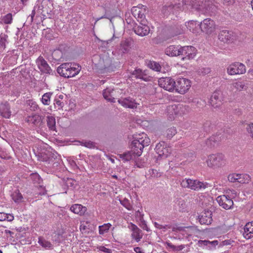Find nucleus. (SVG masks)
I'll use <instances>...</instances> for the list:
<instances>
[{
  "label": "nucleus",
  "instance_id": "nucleus-1",
  "mask_svg": "<svg viewBox=\"0 0 253 253\" xmlns=\"http://www.w3.org/2000/svg\"><path fill=\"white\" fill-rule=\"evenodd\" d=\"M133 138L131 144V150L134 155L139 157L142 154L144 147L149 145L150 139L144 133L136 135Z\"/></svg>",
  "mask_w": 253,
  "mask_h": 253
},
{
  "label": "nucleus",
  "instance_id": "nucleus-2",
  "mask_svg": "<svg viewBox=\"0 0 253 253\" xmlns=\"http://www.w3.org/2000/svg\"><path fill=\"white\" fill-rule=\"evenodd\" d=\"M81 70V67L77 64L64 63L57 69V73L62 77L69 78L78 75Z\"/></svg>",
  "mask_w": 253,
  "mask_h": 253
},
{
  "label": "nucleus",
  "instance_id": "nucleus-3",
  "mask_svg": "<svg viewBox=\"0 0 253 253\" xmlns=\"http://www.w3.org/2000/svg\"><path fill=\"white\" fill-rule=\"evenodd\" d=\"M226 160L222 153L210 155L206 161L208 166L212 169H216L224 166Z\"/></svg>",
  "mask_w": 253,
  "mask_h": 253
},
{
  "label": "nucleus",
  "instance_id": "nucleus-4",
  "mask_svg": "<svg viewBox=\"0 0 253 253\" xmlns=\"http://www.w3.org/2000/svg\"><path fill=\"white\" fill-rule=\"evenodd\" d=\"M181 185L183 188H188L195 191H199L207 187L208 184L198 180L184 179L181 182Z\"/></svg>",
  "mask_w": 253,
  "mask_h": 253
},
{
  "label": "nucleus",
  "instance_id": "nucleus-5",
  "mask_svg": "<svg viewBox=\"0 0 253 253\" xmlns=\"http://www.w3.org/2000/svg\"><path fill=\"white\" fill-rule=\"evenodd\" d=\"M146 6L143 5H139L138 6H133L131 8L132 15L140 23H147V21L145 18V12Z\"/></svg>",
  "mask_w": 253,
  "mask_h": 253
},
{
  "label": "nucleus",
  "instance_id": "nucleus-6",
  "mask_svg": "<svg viewBox=\"0 0 253 253\" xmlns=\"http://www.w3.org/2000/svg\"><path fill=\"white\" fill-rule=\"evenodd\" d=\"M191 86V82L186 78L178 79L175 82L174 90L181 94L185 93Z\"/></svg>",
  "mask_w": 253,
  "mask_h": 253
},
{
  "label": "nucleus",
  "instance_id": "nucleus-7",
  "mask_svg": "<svg viewBox=\"0 0 253 253\" xmlns=\"http://www.w3.org/2000/svg\"><path fill=\"white\" fill-rule=\"evenodd\" d=\"M155 151L159 157L166 158L171 153V149L165 141L158 143L155 147Z\"/></svg>",
  "mask_w": 253,
  "mask_h": 253
},
{
  "label": "nucleus",
  "instance_id": "nucleus-8",
  "mask_svg": "<svg viewBox=\"0 0 253 253\" xmlns=\"http://www.w3.org/2000/svg\"><path fill=\"white\" fill-rule=\"evenodd\" d=\"M158 83L159 86L166 90L173 91L174 90L175 82L171 77L160 78Z\"/></svg>",
  "mask_w": 253,
  "mask_h": 253
},
{
  "label": "nucleus",
  "instance_id": "nucleus-9",
  "mask_svg": "<svg viewBox=\"0 0 253 253\" xmlns=\"http://www.w3.org/2000/svg\"><path fill=\"white\" fill-rule=\"evenodd\" d=\"M245 72V66L243 64L239 62L232 63L227 68V73L230 75L243 74Z\"/></svg>",
  "mask_w": 253,
  "mask_h": 253
},
{
  "label": "nucleus",
  "instance_id": "nucleus-10",
  "mask_svg": "<svg viewBox=\"0 0 253 253\" xmlns=\"http://www.w3.org/2000/svg\"><path fill=\"white\" fill-rule=\"evenodd\" d=\"M218 38L220 41L224 43H230L235 40L236 37L232 31L223 30L219 32Z\"/></svg>",
  "mask_w": 253,
  "mask_h": 253
},
{
  "label": "nucleus",
  "instance_id": "nucleus-11",
  "mask_svg": "<svg viewBox=\"0 0 253 253\" xmlns=\"http://www.w3.org/2000/svg\"><path fill=\"white\" fill-rule=\"evenodd\" d=\"M180 56H182V59H193L196 55V49L192 46H180Z\"/></svg>",
  "mask_w": 253,
  "mask_h": 253
},
{
  "label": "nucleus",
  "instance_id": "nucleus-12",
  "mask_svg": "<svg viewBox=\"0 0 253 253\" xmlns=\"http://www.w3.org/2000/svg\"><path fill=\"white\" fill-rule=\"evenodd\" d=\"M216 201L220 206L225 210L232 209L234 204L232 197H227L224 194L218 196Z\"/></svg>",
  "mask_w": 253,
  "mask_h": 253
},
{
  "label": "nucleus",
  "instance_id": "nucleus-13",
  "mask_svg": "<svg viewBox=\"0 0 253 253\" xmlns=\"http://www.w3.org/2000/svg\"><path fill=\"white\" fill-rule=\"evenodd\" d=\"M215 23L211 18H206L200 23L202 31L207 34L212 32L214 29Z\"/></svg>",
  "mask_w": 253,
  "mask_h": 253
},
{
  "label": "nucleus",
  "instance_id": "nucleus-14",
  "mask_svg": "<svg viewBox=\"0 0 253 253\" xmlns=\"http://www.w3.org/2000/svg\"><path fill=\"white\" fill-rule=\"evenodd\" d=\"M223 97L221 91H215L211 95L210 103L214 108H218L222 104Z\"/></svg>",
  "mask_w": 253,
  "mask_h": 253
},
{
  "label": "nucleus",
  "instance_id": "nucleus-15",
  "mask_svg": "<svg viewBox=\"0 0 253 253\" xmlns=\"http://www.w3.org/2000/svg\"><path fill=\"white\" fill-rule=\"evenodd\" d=\"M189 107L185 105L181 104H174L168 107V110L171 113V114H174L175 115H181L188 112Z\"/></svg>",
  "mask_w": 253,
  "mask_h": 253
},
{
  "label": "nucleus",
  "instance_id": "nucleus-16",
  "mask_svg": "<svg viewBox=\"0 0 253 253\" xmlns=\"http://www.w3.org/2000/svg\"><path fill=\"white\" fill-rule=\"evenodd\" d=\"M133 44L131 38L125 39L121 41L118 51L121 53H126L129 51Z\"/></svg>",
  "mask_w": 253,
  "mask_h": 253
},
{
  "label": "nucleus",
  "instance_id": "nucleus-17",
  "mask_svg": "<svg viewBox=\"0 0 253 253\" xmlns=\"http://www.w3.org/2000/svg\"><path fill=\"white\" fill-rule=\"evenodd\" d=\"M36 63L39 70L44 74H50L52 70L43 57L40 56L36 60Z\"/></svg>",
  "mask_w": 253,
  "mask_h": 253
},
{
  "label": "nucleus",
  "instance_id": "nucleus-18",
  "mask_svg": "<svg viewBox=\"0 0 253 253\" xmlns=\"http://www.w3.org/2000/svg\"><path fill=\"white\" fill-rule=\"evenodd\" d=\"M128 228L131 231V237L132 239L134 240L136 242H139L143 237L142 230L132 223H130Z\"/></svg>",
  "mask_w": 253,
  "mask_h": 253
},
{
  "label": "nucleus",
  "instance_id": "nucleus-19",
  "mask_svg": "<svg viewBox=\"0 0 253 253\" xmlns=\"http://www.w3.org/2000/svg\"><path fill=\"white\" fill-rule=\"evenodd\" d=\"M118 91L111 87H107L103 91L104 98L111 102H115L117 97Z\"/></svg>",
  "mask_w": 253,
  "mask_h": 253
},
{
  "label": "nucleus",
  "instance_id": "nucleus-20",
  "mask_svg": "<svg viewBox=\"0 0 253 253\" xmlns=\"http://www.w3.org/2000/svg\"><path fill=\"white\" fill-rule=\"evenodd\" d=\"M198 219L201 224H211L212 221L211 211L209 210H205L201 215L199 216Z\"/></svg>",
  "mask_w": 253,
  "mask_h": 253
},
{
  "label": "nucleus",
  "instance_id": "nucleus-21",
  "mask_svg": "<svg viewBox=\"0 0 253 253\" xmlns=\"http://www.w3.org/2000/svg\"><path fill=\"white\" fill-rule=\"evenodd\" d=\"M43 116L35 114L27 117L26 118V121L29 124L40 127L43 124Z\"/></svg>",
  "mask_w": 253,
  "mask_h": 253
},
{
  "label": "nucleus",
  "instance_id": "nucleus-22",
  "mask_svg": "<svg viewBox=\"0 0 253 253\" xmlns=\"http://www.w3.org/2000/svg\"><path fill=\"white\" fill-rule=\"evenodd\" d=\"M118 101L126 108L134 109L137 107V104L135 103V100L130 97L119 99Z\"/></svg>",
  "mask_w": 253,
  "mask_h": 253
},
{
  "label": "nucleus",
  "instance_id": "nucleus-23",
  "mask_svg": "<svg viewBox=\"0 0 253 253\" xmlns=\"http://www.w3.org/2000/svg\"><path fill=\"white\" fill-rule=\"evenodd\" d=\"M140 24V26H135L133 28L135 33L141 37L148 35L150 31V28L147 25V23H141Z\"/></svg>",
  "mask_w": 253,
  "mask_h": 253
},
{
  "label": "nucleus",
  "instance_id": "nucleus-24",
  "mask_svg": "<svg viewBox=\"0 0 253 253\" xmlns=\"http://www.w3.org/2000/svg\"><path fill=\"white\" fill-rule=\"evenodd\" d=\"M230 88L232 90L238 91L246 90L248 88V84L245 81H237L231 84Z\"/></svg>",
  "mask_w": 253,
  "mask_h": 253
},
{
  "label": "nucleus",
  "instance_id": "nucleus-25",
  "mask_svg": "<svg viewBox=\"0 0 253 253\" xmlns=\"http://www.w3.org/2000/svg\"><path fill=\"white\" fill-rule=\"evenodd\" d=\"M0 114L3 118L6 119L11 116L10 107L7 102H1L0 104Z\"/></svg>",
  "mask_w": 253,
  "mask_h": 253
},
{
  "label": "nucleus",
  "instance_id": "nucleus-26",
  "mask_svg": "<svg viewBox=\"0 0 253 253\" xmlns=\"http://www.w3.org/2000/svg\"><path fill=\"white\" fill-rule=\"evenodd\" d=\"M218 244V241L217 240H214L213 241H210L208 240H199L198 242V245L199 247H206L207 249L209 250L215 249Z\"/></svg>",
  "mask_w": 253,
  "mask_h": 253
},
{
  "label": "nucleus",
  "instance_id": "nucleus-27",
  "mask_svg": "<svg viewBox=\"0 0 253 253\" xmlns=\"http://www.w3.org/2000/svg\"><path fill=\"white\" fill-rule=\"evenodd\" d=\"M243 235L247 239L253 237V221L249 222L245 225Z\"/></svg>",
  "mask_w": 253,
  "mask_h": 253
},
{
  "label": "nucleus",
  "instance_id": "nucleus-28",
  "mask_svg": "<svg viewBox=\"0 0 253 253\" xmlns=\"http://www.w3.org/2000/svg\"><path fill=\"white\" fill-rule=\"evenodd\" d=\"M180 47L179 46L170 45L166 49L167 55L170 56H180Z\"/></svg>",
  "mask_w": 253,
  "mask_h": 253
},
{
  "label": "nucleus",
  "instance_id": "nucleus-29",
  "mask_svg": "<svg viewBox=\"0 0 253 253\" xmlns=\"http://www.w3.org/2000/svg\"><path fill=\"white\" fill-rule=\"evenodd\" d=\"M139 156L134 155L131 150L119 154V157L125 162L129 161L130 160L134 161Z\"/></svg>",
  "mask_w": 253,
  "mask_h": 253
},
{
  "label": "nucleus",
  "instance_id": "nucleus-30",
  "mask_svg": "<svg viewBox=\"0 0 253 253\" xmlns=\"http://www.w3.org/2000/svg\"><path fill=\"white\" fill-rule=\"evenodd\" d=\"M70 210L75 213L83 215L86 211V208L82 205L75 204L71 207Z\"/></svg>",
  "mask_w": 253,
  "mask_h": 253
},
{
  "label": "nucleus",
  "instance_id": "nucleus-31",
  "mask_svg": "<svg viewBox=\"0 0 253 253\" xmlns=\"http://www.w3.org/2000/svg\"><path fill=\"white\" fill-rule=\"evenodd\" d=\"M223 135L220 136V133L216 134L215 135H212L210 137L207 141L208 145L214 146L219 141L222 140L224 138Z\"/></svg>",
  "mask_w": 253,
  "mask_h": 253
},
{
  "label": "nucleus",
  "instance_id": "nucleus-32",
  "mask_svg": "<svg viewBox=\"0 0 253 253\" xmlns=\"http://www.w3.org/2000/svg\"><path fill=\"white\" fill-rule=\"evenodd\" d=\"M46 124L49 130L56 131V121L53 116L48 115L46 116Z\"/></svg>",
  "mask_w": 253,
  "mask_h": 253
},
{
  "label": "nucleus",
  "instance_id": "nucleus-33",
  "mask_svg": "<svg viewBox=\"0 0 253 253\" xmlns=\"http://www.w3.org/2000/svg\"><path fill=\"white\" fill-rule=\"evenodd\" d=\"M203 1L201 0H182V3L186 5L190 6L192 8L198 9Z\"/></svg>",
  "mask_w": 253,
  "mask_h": 253
},
{
  "label": "nucleus",
  "instance_id": "nucleus-34",
  "mask_svg": "<svg viewBox=\"0 0 253 253\" xmlns=\"http://www.w3.org/2000/svg\"><path fill=\"white\" fill-rule=\"evenodd\" d=\"M131 75L137 79H140L144 81H148V78L147 77L146 75L139 69L134 70L132 72Z\"/></svg>",
  "mask_w": 253,
  "mask_h": 253
},
{
  "label": "nucleus",
  "instance_id": "nucleus-35",
  "mask_svg": "<svg viewBox=\"0 0 253 253\" xmlns=\"http://www.w3.org/2000/svg\"><path fill=\"white\" fill-rule=\"evenodd\" d=\"M48 156L49 160L48 164L52 165L53 167L57 166L58 161L59 160L58 158L57 154L50 152L48 153Z\"/></svg>",
  "mask_w": 253,
  "mask_h": 253
},
{
  "label": "nucleus",
  "instance_id": "nucleus-36",
  "mask_svg": "<svg viewBox=\"0 0 253 253\" xmlns=\"http://www.w3.org/2000/svg\"><path fill=\"white\" fill-rule=\"evenodd\" d=\"M146 64L148 68L154 71L159 72L161 70L162 67L159 63L155 61L147 60L146 61Z\"/></svg>",
  "mask_w": 253,
  "mask_h": 253
},
{
  "label": "nucleus",
  "instance_id": "nucleus-37",
  "mask_svg": "<svg viewBox=\"0 0 253 253\" xmlns=\"http://www.w3.org/2000/svg\"><path fill=\"white\" fill-rule=\"evenodd\" d=\"M38 243L45 249H52L53 248L52 244L49 241H46L42 237H39L38 238Z\"/></svg>",
  "mask_w": 253,
  "mask_h": 253
},
{
  "label": "nucleus",
  "instance_id": "nucleus-38",
  "mask_svg": "<svg viewBox=\"0 0 253 253\" xmlns=\"http://www.w3.org/2000/svg\"><path fill=\"white\" fill-rule=\"evenodd\" d=\"M185 26L190 31L194 33L196 31V29L197 28V27L200 26V24L199 22L197 23L196 21L191 20L186 23Z\"/></svg>",
  "mask_w": 253,
  "mask_h": 253
},
{
  "label": "nucleus",
  "instance_id": "nucleus-39",
  "mask_svg": "<svg viewBox=\"0 0 253 253\" xmlns=\"http://www.w3.org/2000/svg\"><path fill=\"white\" fill-rule=\"evenodd\" d=\"M8 36L4 33L0 34V49L4 50L8 43Z\"/></svg>",
  "mask_w": 253,
  "mask_h": 253
},
{
  "label": "nucleus",
  "instance_id": "nucleus-40",
  "mask_svg": "<svg viewBox=\"0 0 253 253\" xmlns=\"http://www.w3.org/2000/svg\"><path fill=\"white\" fill-rule=\"evenodd\" d=\"M238 176V183H248L251 180V176L247 174H239Z\"/></svg>",
  "mask_w": 253,
  "mask_h": 253
},
{
  "label": "nucleus",
  "instance_id": "nucleus-41",
  "mask_svg": "<svg viewBox=\"0 0 253 253\" xmlns=\"http://www.w3.org/2000/svg\"><path fill=\"white\" fill-rule=\"evenodd\" d=\"M12 14L9 13L1 17L0 23L1 24H10L12 22Z\"/></svg>",
  "mask_w": 253,
  "mask_h": 253
},
{
  "label": "nucleus",
  "instance_id": "nucleus-42",
  "mask_svg": "<svg viewBox=\"0 0 253 253\" xmlns=\"http://www.w3.org/2000/svg\"><path fill=\"white\" fill-rule=\"evenodd\" d=\"M111 226L112 225L110 223H105L102 225L99 226L98 227L99 234L103 235L108 232Z\"/></svg>",
  "mask_w": 253,
  "mask_h": 253
},
{
  "label": "nucleus",
  "instance_id": "nucleus-43",
  "mask_svg": "<svg viewBox=\"0 0 253 253\" xmlns=\"http://www.w3.org/2000/svg\"><path fill=\"white\" fill-rule=\"evenodd\" d=\"M52 95V93L51 92H47L44 93L42 96V103L44 105H48L50 104V98Z\"/></svg>",
  "mask_w": 253,
  "mask_h": 253
},
{
  "label": "nucleus",
  "instance_id": "nucleus-44",
  "mask_svg": "<svg viewBox=\"0 0 253 253\" xmlns=\"http://www.w3.org/2000/svg\"><path fill=\"white\" fill-rule=\"evenodd\" d=\"M12 199L16 203L21 202L23 199V196L19 190L15 191L12 195Z\"/></svg>",
  "mask_w": 253,
  "mask_h": 253
},
{
  "label": "nucleus",
  "instance_id": "nucleus-45",
  "mask_svg": "<svg viewBox=\"0 0 253 253\" xmlns=\"http://www.w3.org/2000/svg\"><path fill=\"white\" fill-rule=\"evenodd\" d=\"M177 133L175 127H172L168 128L165 133L166 136L168 139H171Z\"/></svg>",
  "mask_w": 253,
  "mask_h": 253
},
{
  "label": "nucleus",
  "instance_id": "nucleus-46",
  "mask_svg": "<svg viewBox=\"0 0 253 253\" xmlns=\"http://www.w3.org/2000/svg\"><path fill=\"white\" fill-rule=\"evenodd\" d=\"M53 59L55 61H59L62 58L63 53L59 49L54 50L52 53Z\"/></svg>",
  "mask_w": 253,
  "mask_h": 253
},
{
  "label": "nucleus",
  "instance_id": "nucleus-47",
  "mask_svg": "<svg viewBox=\"0 0 253 253\" xmlns=\"http://www.w3.org/2000/svg\"><path fill=\"white\" fill-rule=\"evenodd\" d=\"M30 177L34 183L40 184L42 181V179L40 175L37 173H33L31 174Z\"/></svg>",
  "mask_w": 253,
  "mask_h": 253
},
{
  "label": "nucleus",
  "instance_id": "nucleus-48",
  "mask_svg": "<svg viewBox=\"0 0 253 253\" xmlns=\"http://www.w3.org/2000/svg\"><path fill=\"white\" fill-rule=\"evenodd\" d=\"M106 62L104 64L102 70L103 72H109L112 70V67L110 65V59L109 58H107L106 59Z\"/></svg>",
  "mask_w": 253,
  "mask_h": 253
},
{
  "label": "nucleus",
  "instance_id": "nucleus-49",
  "mask_svg": "<svg viewBox=\"0 0 253 253\" xmlns=\"http://www.w3.org/2000/svg\"><path fill=\"white\" fill-rule=\"evenodd\" d=\"M167 246L171 249L173 251H180L184 248V245L174 246L170 243H167Z\"/></svg>",
  "mask_w": 253,
  "mask_h": 253
},
{
  "label": "nucleus",
  "instance_id": "nucleus-50",
  "mask_svg": "<svg viewBox=\"0 0 253 253\" xmlns=\"http://www.w3.org/2000/svg\"><path fill=\"white\" fill-rule=\"evenodd\" d=\"M149 173L151 177L157 178L161 176V173L157 170L154 169H150L149 170Z\"/></svg>",
  "mask_w": 253,
  "mask_h": 253
},
{
  "label": "nucleus",
  "instance_id": "nucleus-51",
  "mask_svg": "<svg viewBox=\"0 0 253 253\" xmlns=\"http://www.w3.org/2000/svg\"><path fill=\"white\" fill-rule=\"evenodd\" d=\"M238 174L237 173L230 174L228 176V180L231 182H238Z\"/></svg>",
  "mask_w": 253,
  "mask_h": 253
},
{
  "label": "nucleus",
  "instance_id": "nucleus-52",
  "mask_svg": "<svg viewBox=\"0 0 253 253\" xmlns=\"http://www.w3.org/2000/svg\"><path fill=\"white\" fill-rule=\"evenodd\" d=\"M121 204L128 210H131L132 206L130 205L129 201L127 199H124L123 200H120Z\"/></svg>",
  "mask_w": 253,
  "mask_h": 253
},
{
  "label": "nucleus",
  "instance_id": "nucleus-53",
  "mask_svg": "<svg viewBox=\"0 0 253 253\" xmlns=\"http://www.w3.org/2000/svg\"><path fill=\"white\" fill-rule=\"evenodd\" d=\"M198 72L200 75L205 76L210 73L211 69L208 67L201 68L198 70Z\"/></svg>",
  "mask_w": 253,
  "mask_h": 253
},
{
  "label": "nucleus",
  "instance_id": "nucleus-54",
  "mask_svg": "<svg viewBox=\"0 0 253 253\" xmlns=\"http://www.w3.org/2000/svg\"><path fill=\"white\" fill-rule=\"evenodd\" d=\"M79 142L80 143L81 145L85 146L88 148H92L94 147L95 146L94 143L91 142V141L85 142L79 141Z\"/></svg>",
  "mask_w": 253,
  "mask_h": 253
},
{
  "label": "nucleus",
  "instance_id": "nucleus-55",
  "mask_svg": "<svg viewBox=\"0 0 253 253\" xmlns=\"http://www.w3.org/2000/svg\"><path fill=\"white\" fill-rule=\"evenodd\" d=\"M40 6L38 4L35 5L34 7L33 10H32V13L30 15H29L27 18V20L29 21V23H31L33 22L34 17L36 14V9L37 8H40Z\"/></svg>",
  "mask_w": 253,
  "mask_h": 253
},
{
  "label": "nucleus",
  "instance_id": "nucleus-56",
  "mask_svg": "<svg viewBox=\"0 0 253 253\" xmlns=\"http://www.w3.org/2000/svg\"><path fill=\"white\" fill-rule=\"evenodd\" d=\"M76 181L71 178H67L65 181V185L68 188H74Z\"/></svg>",
  "mask_w": 253,
  "mask_h": 253
},
{
  "label": "nucleus",
  "instance_id": "nucleus-57",
  "mask_svg": "<svg viewBox=\"0 0 253 253\" xmlns=\"http://www.w3.org/2000/svg\"><path fill=\"white\" fill-rule=\"evenodd\" d=\"M28 105L30 106V108L31 111H35L38 108V105H37L36 102L33 101V100H28Z\"/></svg>",
  "mask_w": 253,
  "mask_h": 253
},
{
  "label": "nucleus",
  "instance_id": "nucleus-58",
  "mask_svg": "<svg viewBox=\"0 0 253 253\" xmlns=\"http://www.w3.org/2000/svg\"><path fill=\"white\" fill-rule=\"evenodd\" d=\"M225 195L227 197H232V199L235 197L237 195V193L234 190L228 189L225 192Z\"/></svg>",
  "mask_w": 253,
  "mask_h": 253
},
{
  "label": "nucleus",
  "instance_id": "nucleus-59",
  "mask_svg": "<svg viewBox=\"0 0 253 253\" xmlns=\"http://www.w3.org/2000/svg\"><path fill=\"white\" fill-rule=\"evenodd\" d=\"M246 129L250 136L252 139H253V123H251L248 125L246 128Z\"/></svg>",
  "mask_w": 253,
  "mask_h": 253
},
{
  "label": "nucleus",
  "instance_id": "nucleus-60",
  "mask_svg": "<svg viewBox=\"0 0 253 253\" xmlns=\"http://www.w3.org/2000/svg\"><path fill=\"white\" fill-rule=\"evenodd\" d=\"M49 152H47L46 153H43L42 154L41 160L42 161L45 162L46 164H48V160H49V156H48V153Z\"/></svg>",
  "mask_w": 253,
  "mask_h": 253
},
{
  "label": "nucleus",
  "instance_id": "nucleus-61",
  "mask_svg": "<svg viewBox=\"0 0 253 253\" xmlns=\"http://www.w3.org/2000/svg\"><path fill=\"white\" fill-rule=\"evenodd\" d=\"M174 35H177L181 34L183 33L184 30L183 29V27H182L181 25H177L175 27V29L174 30Z\"/></svg>",
  "mask_w": 253,
  "mask_h": 253
},
{
  "label": "nucleus",
  "instance_id": "nucleus-62",
  "mask_svg": "<svg viewBox=\"0 0 253 253\" xmlns=\"http://www.w3.org/2000/svg\"><path fill=\"white\" fill-rule=\"evenodd\" d=\"M155 226L160 229H164L166 230L167 229H170L171 228V226L169 225H163L158 223L157 222L154 223Z\"/></svg>",
  "mask_w": 253,
  "mask_h": 253
},
{
  "label": "nucleus",
  "instance_id": "nucleus-63",
  "mask_svg": "<svg viewBox=\"0 0 253 253\" xmlns=\"http://www.w3.org/2000/svg\"><path fill=\"white\" fill-rule=\"evenodd\" d=\"M54 104L55 107L57 106L58 107V109L62 108L64 106V103L58 98L54 99Z\"/></svg>",
  "mask_w": 253,
  "mask_h": 253
},
{
  "label": "nucleus",
  "instance_id": "nucleus-64",
  "mask_svg": "<svg viewBox=\"0 0 253 253\" xmlns=\"http://www.w3.org/2000/svg\"><path fill=\"white\" fill-rule=\"evenodd\" d=\"M210 125H211V123L210 122L207 121L204 123V124L203 125V129L205 131H206V132L210 131Z\"/></svg>",
  "mask_w": 253,
  "mask_h": 253
}]
</instances>
